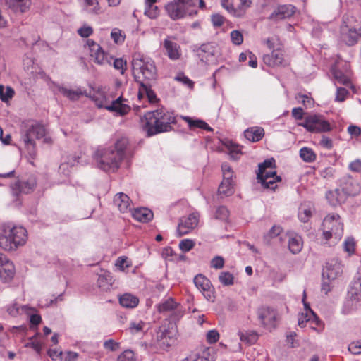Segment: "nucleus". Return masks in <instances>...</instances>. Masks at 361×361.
<instances>
[{
  "label": "nucleus",
  "mask_w": 361,
  "mask_h": 361,
  "mask_svg": "<svg viewBox=\"0 0 361 361\" xmlns=\"http://www.w3.org/2000/svg\"><path fill=\"white\" fill-rule=\"evenodd\" d=\"M128 144L126 137L117 140L114 146L99 149L94 154L97 166L104 171H116L120 166Z\"/></svg>",
  "instance_id": "nucleus-1"
},
{
  "label": "nucleus",
  "mask_w": 361,
  "mask_h": 361,
  "mask_svg": "<svg viewBox=\"0 0 361 361\" xmlns=\"http://www.w3.org/2000/svg\"><path fill=\"white\" fill-rule=\"evenodd\" d=\"M142 122L145 130L151 136L171 130V124L176 123V118L170 112L160 109L146 113Z\"/></svg>",
  "instance_id": "nucleus-2"
},
{
  "label": "nucleus",
  "mask_w": 361,
  "mask_h": 361,
  "mask_svg": "<svg viewBox=\"0 0 361 361\" xmlns=\"http://www.w3.org/2000/svg\"><path fill=\"white\" fill-rule=\"evenodd\" d=\"M27 231L22 226H11L4 224L0 235V247L5 250H15L27 241Z\"/></svg>",
  "instance_id": "nucleus-3"
},
{
  "label": "nucleus",
  "mask_w": 361,
  "mask_h": 361,
  "mask_svg": "<svg viewBox=\"0 0 361 361\" xmlns=\"http://www.w3.org/2000/svg\"><path fill=\"white\" fill-rule=\"evenodd\" d=\"M46 133L45 127L37 122L28 123L22 129L21 140L32 158L36 155L35 139H41L45 137Z\"/></svg>",
  "instance_id": "nucleus-4"
},
{
  "label": "nucleus",
  "mask_w": 361,
  "mask_h": 361,
  "mask_svg": "<svg viewBox=\"0 0 361 361\" xmlns=\"http://www.w3.org/2000/svg\"><path fill=\"white\" fill-rule=\"evenodd\" d=\"M91 97L99 108H105L110 111H115L121 116L126 115L130 110V106L123 103L125 100L121 97L108 105L109 100L106 93L103 90L99 89L93 93Z\"/></svg>",
  "instance_id": "nucleus-5"
},
{
  "label": "nucleus",
  "mask_w": 361,
  "mask_h": 361,
  "mask_svg": "<svg viewBox=\"0 0 361 361\" xmlns=\"http://www.w3.org/2000/svg\"><path fill=\"white\" fill-rule=\"evenodd\" d=\"M133 70L135 74H141L144 81L141 82H155L157 80V69L154 61L142 56H135L132 61Z\"/></svg>",
  "instance_id": "nucleus-6"
},
{
  "label": "nucleus",
  "mask_w": 361,
  "mask_h": 361,
  "mask_svg": "<svg viewBox=\"0 0 361 361\" xmlns=\"http://www.w3.org/2000/svg\"><path fill=\"white\" fill-rule=\"evenodd\" d=\"M324 228L323 235L326 240H329L332 236L336 240H340L343 234V225L340 221V216L338 214L326 216L322 223Z\"/></svg>",
  "instance_id": "nucleus-7"
},
{
  "label": "nucleus",
  "mask_w": 361,
  "mask_h": 361,
  "mask_svg": "<svg viewBox=\"0 0 361 361\" xmlns=\"http://www.w3.org/2000/svg\"><path fill=\"white\" fill-rule=\"evenodd\" d=\"M257 317L260 324L269 331L276 327L280 316L277 310L268 306H262L257 310Z\"/></svg>",
  "instance_id": "nucleus-8"
},
{
  "label": "nucleus",
  "mask_w": 361,
  "mask_h": 361,
  "mask_svg": "<svg viewBox=\"0 0 361 361\" xmlns=\"http://www.w3.org/2000/svg\"><path fill=\"white\" fill-rule=\"evenodd\" d=\"M309 132L322 133L331 130L329 123L321 115L312 114L305 117L304 122L298 123Z\"/></svg>",
  "instance_id": "nucleus-9"
},
{
  "label": "nucleus",
  "mask_w": 361,
  "mask_h": 361,
  "mask_svg": "<svg viewBox=\"0 0 361 361\" xmlns=\"http://www.w3.org/2000/svg\"><path fill=\"white\" fill-rule=\"evenodd\" d=\"M252 4V0H221V1L222 7L236 17L243 16Z\"/></svg>",
  "instance_id": "nucleus-10"
},
{
  "label": "nucleus",
  "mask_w": 361,
  "mask_h": 361,
  "mask_svg": "<svg viewBox=\"0 0 361 361\" xmlns=\"http://www.w3.org/2000/svg\"><path fill=\"white\" fill-rule=\"evenodd\" d=\"M361 36V30L359 28L352 25L350 23L345 21L341 26L340 38L341 40L348 46L355 44Z\"/></svg>",
  "instance_id": "nucleus-11"
},
{
  "label": "nucleus",
  "mask_w": 361,
  "mask_h": 361,
  "mask_svg": "<svg viewBox=\"0 0 361 361\" xmlns=\"http://www.w3.org/2000/svg\"><path fill=\"white\" fill-rule=\"evenodd\" d=\"M349 300L346 302L345 307L350 305V310L357 308V302L361 298V272H357L348 290ZM349 312L350 310H345Z\"/></svg>",
  "instance_id": "nucleus-12"
},
{
  "label": "nucleus",
  "mask_w": 361,
  "mask_h": 361,
  "mask_svg": "<svg viewBox=\"0 0 361 361\" xmlns=\"http://www.w3.org/2000/svg\"><path fill=\"white\" fill-rule=\"evenodd\" d=\"M87 45L89 47L90 55L95 63L103 65L105 63L111 64L113 59L112 56H109L101 48L99 44L92 40H87Z\"/></svg>",
  "instance_id": "nucleus-13"
},
{
  "label": "nucleus",
  "mask_w": 361,
  "mask_h": 361,
  "mask_svg": "<svg viewBox=\"0 0 361 361\" xmlns=\"http://www.w3.org/2000/svg\"><path fill=\"white\" fill-rule=\"evenodd\" d=\"M199 222V216L195 213L189 214L186 217L180 219L177 228V233L179 236L186 235L191 232Z\"/></svg>",
  "instance_id": "nucleus-14"
},
{
  "label": "nucleus",
  "mask_w": 361,
  "mask_h": 361,
  "mask_svg": "<svg viewBox=\"0 0 361 361\" xmlns=\"http://www.w3.org/2000/svg\"><path fill=\"white\" fill-rule=\"evenodd\" d=\"M37 185L36 179L34 176H30L27 179H22L16 181L12 186L11 190L14 195L28 194L32 192Z\"/></svg>",
  "instance_id": "nucleus-15"
},
{
  "label": "nucleus",
  "mask_w": 361,
  "mask_h": 361,
  "mask_svg": "<svg viewBox=\"0 0 361 361\" xmlns=\"http://www.w3.org/2000/svg\"><path fill=\"white\" fill-rule=\"evenodd\" d=\"M296 8L291 4L278 6L274 8L269 17L270 20L278 22L290 18L295 13Z\"/></svg>",
  "instance_id": "nucleus-16"
},
{
  "label": "nucleus",
  "mask_w": 361,
  "mask_h": 361,
  "mask_svg": "<svg viewBox=\"0 0 361 361\" xmlns=\"http://www.w3.org/2000/svg\"><path fill=\"white\" fill-rule=\"evenodd\" d=\"M194 283L208 300H214V288L207 278L203 274H199L194 278Z\"/></svg>",
  "instance_id": "nucleus-17"
},
{
  "label": "nucleus",
  "mask_w": 361,
  "mask_h": 361,
  "mask_svg": "<svg viewBox=\"0 0 361 361\" xmlns=\"http://www.w3.org/2000/svg\"><path fill=\"white\" fill-rule=\"evenodd\" d=\"M165 9L173 20L182 18L187 13V7L180 0H173L165 6Z\"/></svg>",
  "instance_id": "nucleus-18"
},
{
  "label": "nucleus",
  "mask_w": 361,
  "mask_h": 361,
  "mask_svg": "<svg viewBox=\"0 0 361 361\" xmlns=\"http://www.w3.org/2000/svg\"><path fill=\"white\" fill-rule=\"evenodd\" d=\"M262 175V177L257 176V178L264 188L274 190L276 188V183L281 180V178L276 175L274 169H265Z\"/></svg>",
  "instance_id": "nucleus-19"
},
{
  "label": "nucleus",
  "mask_w": 361,
  "mask_h": 361,
  "mask_svg": "<svg viewBox=\"0 0 361 361\" xmlns=\"http://www.w3.org/2000/svg\"><path fill=\"white\" fill-rule=\"evenodd\" d=\"M180 304L175 302L173 298H169L157 305V311L161 314L173 312L175 317L179 319L183 316V312L179 310Z\"/></svg>",
  "instance_id": "nucleus-20"
},
{
  "label": "nucleus",
  "mask_w": 361,
  "mask_h": 361,
  "mask_svg": "<svg viewBox=\"0 0 361 361\" xmlns=\"http://www.w3.org/2000/svg\"><path fill=\"white\" fill-rule=\"evenodd\" d=\"M263 61L265 64L271 67L286 66L288 64L286 61L283 59V51L279 48L274 50L270 54L264 55Z\"/></svg>",
  "instance_id": "nucleus-21"
},
{
  "label": "nucleus",
  "mask_w": 361,
  "mask_h": 361,
  "mask_svg": "<svg viewBox=\"0 0 361 361\" xmlns=\"http://www.w3.org/2000/svg\"><path fill=\"white\" fill-rule=\"evenodd\" d=\"M82 10L90 15L98 16L104 13L99 0H78Z\"/></svg>",
  "instance_id": "nucleus-22"
},
{
  "label": "nucleus",
  "mask_w": 361,
  "mask_h": 361,
  "mask_svg": "<svg viewBox=\"0 0 361 361\" xmlns=\"http://www.w3.org/2000/svg\"><path fill=\"white\" fill-rule=\"evenodd\" d=\"M298 326L300 327H304L307 323H310L311 328L316 329V326H318L319 323L317 315L312 309H307V313L301 312L298 315Z\"/></svg>",
  "instance_id": "nucleus-23"
},
{
  "label": "nucleus",
  "mask_w": 361,
  "mask_h": 361,
  "mask_svg": "<svg viewBox=\"0 0 361 361\" xmlns=\"http://www.w3.org/2000/svg\"><path fill=\"white\" fill-rule=\"evenodd\" d=\"M163 44L166 51V55L170 59L177 60L180 57V47L177 43L166 38Z\"/></svg>",
  "instance_id": "nucleus-24"
},
{
  "label": "nucleus",
  "mask_w": 361,
  "mask_h": 361,
  "mask_svg": "<svg viewBox=\"0 0 361 361\" xmlns=\"http://www.w3.org/2000/svg\"><path fill=\"white\" fill-rule=\"evenodd\" d=\"M114 204L121 212L126 213L130 210V200L123 192L117 193L114 196Z\"/></svg>",
  "instance_id": "nucleus-25"
},
{
  "label": "nucleus",
  "mask_w": 361,
  "mask_h": 361,
  "mask_svg": "<svg viewBox=\"0 0 361 361\" xmlns=\"http://www.w3.org/2000/svg\"><path fill=\"white\" fill-rule=\"evenodd\" d=\"M154 82H140L138 97L142 98L146 96L151 103L158 101L155 92L152 90V86Z\"/></svg>",
  "instance_id": "nucleus-26"
},
{
  "label": "nucleus",
  "mask_w": 361,
  "mask_h": 361,
  "mask_svg": "<svg viewBox=\"0 0 361 361\" xmlns=\"http://www.w3.org/2000/svg\"><path fill=\"white\" fill-rule=\"evenodd\" d=\"M338 277V272H322V290L327 294L334 285Z\"/></svg>",
  "instance_id": "nucleus-27"
},
{
  "label": "nucleus",
  "mask_w": 361,
  "mask_h": 361,
  "mask_svg": "<svg viewBox=\"0 0 361 361\" xmlns=\"http://www.w3.org/2000/svg\"><path fill=\"white\" fill-rule=\"evenodd\" d=\"M341 189L345 196L347 195H356L360 192L359 184L351 178H348L342 182L341 185Z\"/></svg>",
  "instance_id": "nucleus-28"
},
{
  "label": "nucleus",
  "mask_w": 361,
  "mask_h": 361,
  "mask_svg": "<svg viewBox=\"0 0 361 361\" xmlns=\"http://www.w3.org/2000/svg\"><path fill=\"white\" fill-rule=\"evenodd\" d=\"M6 4L15 12L25 13L31 6V0H6Z\"/></svg>",
  "instance_id": "nucleus-29"
},
{
  "label": "nucleus",
  "mask_w": 361,
  "mask_h": 361,
  "mask_svg": "<svg viewBox=\"0 0 361 361\" xmlns=\"http://www.w3.org/2000/svg\"><path fill=\"white\" fill-rule=\"evenodd\" d=\"M326 197L331 205L336 206L344 202L346 196L341 188L329 191L326 195Z\"/></svg>",
  "instance_id": "nucleus-30"
},
{
  "label": "nucleus",
  "mask_w": 361,
  "mask_h": 361,
  "mask_svg": "<svg viewBox=\"0 0 361 361\" xmlns=\"http://www.w3.org/2000/svg\"><path fill=\"white\" fill-rule=\"evenodd\" d=\"M133 216L135 220L145 223L152 219L153 213L147 208H139L133 211Z\"/></svg>",
  "instance_id": "nucleus-31"
},
{
  "label": "nucleus",
  "mask_w": 361,
  "mask_h": 361,
  "mask_svg": "<svg viewBox=\"0 0 361 361\" xmlns=\"http://www.w3.org/2000/svg\"><path fill=\"white\" fill-rule=\"evenodd\" d=\"M264 131L262 128L255 127L247 129L244 132V135L247 140L251 142H257L264 136Z\"/></svg>",
  "instance_id": "nucleus-32"
},
{
  "label": "nucleus",
  "mask_w": 361,
  "mask_h": 361,
  "mask_svg": "<svg viewBox=\"0 0 361 361\" xmlns=\"http://www.w3.org/2000/svg\"><path fill=\"white\" fill-rule=\"evenodd\" d=\"M288 247L293 254L299 253L302 248V238L297 234H291L289 236Z\"/></svg>",
  "instance_id": "nucleus-33"
},
{
  "label": "nucleus",
  "mask_w": 361,
  "mask_h": 361,
  "mask_svg": "<svg viewBox=\"0 0 361 361\" xmlns=\"http://www.w3.org/2000/svg\"><path fill=\"white\" fill-rule=\"evenodd\" d=\"M114 280L109 272H104L99 275L97 286L102 290H108L112 286Z\"/></svg>",
  "instance_id": "nucleus-34"
},
{
  "label": "nucleus",
  "mask_w": 361,
  "mask_h": 361,
  "mask_svg": "<svg viewBox=\"0 0 361 361\" xmlns=\"http://www.w3.org/2000/svg\"><path fill=\"white\" fill-rule=\"evenodd\" d=\"M119 302L124 307L133 308L138 305L139 300L131 294L126 293L119 298Z\"/></svg>",
  "instance_id": "nucleus-35"
},
{
  "label": "nucleus",
  "mask_w": 361,
  "mask_h": 361,
  "mask_svg": "<svg viewBox=\"0 0 361 361\" xmlns=\"http://www.w3.org/2000/svg\"><path fill=\"white\" fill-rule=\"evenodd\" d=\"M312 205L310 204H301L299 207L298 217L302 222H307L312 216Z\"/></svg>",
  "instance_id": "nucleus-36"
},
{
  "label": "nucleus",
  "mask_w": 361,
  "mask_h": 361,
  "mask_svg": "<svg viewBox=\"0 0 361 361\" xmlns=\"http://www.w3.org/2000/svg\"><path fill=\"white\" fill-rule=\"evenodd\" d=\"M181 118L188 123L190 128H199L201 129L207 130L208 131L212 130L209 125L202 120H193L188 116H181Z\"/></svg>",
  "instance_id": "nucleus-37"
},
{
  "label": "nucleus",
  "mask_w": 361,
  "mask_h": 361,
  "mask_svg": "<svg viewBox=\"0 0 361 361\" xmlns=\"http://www.w3.org/2000/svg\"><path fill=\"white\" fill-rule=\"evenodd\" d=\"M332 73L337 82L345 85H348L350 83V76L348 73H344L334 67L332 69Z\"/></svg>",
  "instance_id": "nucleus-38"
},
{
  "label": "nucleus",
  "mask_w": 361,
  "mask_h": 361,
  "mask_svg": "<svg viewBox=\"0 0 361 361\" xmlns=\"http://www.w3.org/2000/svg\"><path fill=\"white\" fill-rule=\"evenodd\" d=\"M238 335L241 341L249 344L255 343L258 338L257 334L254 331H240Z\"/></svg>",
  "instance_id": "nucleus-39"
},
{
  "label": "nucleus",
  "mask_w": 361,
  "mask_h": 361,
  "mask_svg": "<svg viewBox=\"0 0 361 361\" xmlns=\"http://www.w3.org/2000/svg\"><path fill=\"white\" fill-rule=\"evenodd\" d=\"M300 157L307 163L313 162L316 159V154L311 148L302 147L300 150Z\"/></svg>",
  "instance_id": "nucleus-40"
},
{
  "label": "nucleus",
  "mask_w": 361,
  "mask_h": 361,
  "mask_svg": "<svg viewBox=\"0 0 361 361\" xmlns=\"http://www.w3.org/2000/svg\"><path fill=\"white\" fill-rule=\"evenodd\" d=\"M58 90L63 96L71 100H76L82 94L80 90H70L63 87H59Z\"/></svg>",
  "instance_id": "nucleus-41"
},
{
  "label": "nucleus",
  "mask_w": 361,
  "mask_h": 361,
  "mask_svg": "<svg viewBox=\"0 0 361 361\" xmlns=\"http://www.w3.org/2000/svg\"><path fill=\"white\" fill-rule=\"evenodd\" d=\"M219 193L225 196L231 195L233 193V182L222 181L219 187Z\"/></svg>",
  "instance_id": "nucleus-42"
},
{
  "label": "nucleus",
  "mask_w": 361,
  "mask_h": 361,
  "mask_svg": "<svg viewBox=\"0 0 361 361\" xmlns=\"http://www.w3.org/2000/svg\"><path fill=\"white\" fill-rule=\"evenodd\" d=\"M226 146L227 147L231 158L233 160H237L239 159L240 154V147L233 143L231 141H228L226 143Z\"/></svg>",
  "instance_id": "nucleus-43"
},
{
  "label": "nucleus",
  "mask_w": 361,
  "mask_h": 361,
  "mask_svg": "<svg viewBox=\"0 0 361 361\" xmlns=\"http://www.w3.org/2000/svg\"><path fill=\"white\" fill-rule=\"evenodd\" d=\"M145 326L146 323L142 320L132 321L130 323L128 329L130 334H135L143 331Z\"/></svg>",
  "instance_id": "nucleus-44"
},
{
  "label": "nucleus",
  "mask_w": 361,
  "mask_h": 361,
  "mask_svg": "<svg viewBox=\"0 0 361 361\" xmlns=\"http://www.w3.org/2000/svg\"><path fill=\"white\" fill-rule=\"evenodd\" d=\"M275 168V160L271 158L266 159L264 162L259 164L258 172L257 173V176H261L263 171L265 169H274Z\"/></svg>",
  "instance_id": "nucleus-45"
},
{
  "label": "nucleus",
  "mask_w": 361,
  "mask_h": 361,
  "mask_svg": "<svg viewBox=\"0 0 361 361\" xmlns=\"http://www.w3.org/2000/svg\"><path fill=\"white\" fill-rule=\"evenodd\" d=\"M14 269L13 262L6 255L0 254V271H13Z\"/></svg>",
  "instance_id": "nucleus-46"
},
{
  "label": "nucleus",
  "mask_w": 361,
  "mask_h": 361,
  "mask_svg": "<svg viewBox=\"0 0 361 361\" xmlns=\"http://www.w3.org/2000/svg\"><path fill=\"white\" fill-rule=\"evenodd\" d=\"M13 94L14 90L11 87H7L4 88L2 85H0V99L3 102H8L13 97Z\"/></svg>",
  "instance_id": "nucleus-47"
},
{
  "label": "nucleus",
  "mask_w": 361,
  "mask_h": 361,
  "mask_svg": "<svg viewBox=\"0 0 361 361\" xmlns=\"http://www.w3.org/2000/svg\"><path fill=\"white\" fill-rule=\"evenodd\" d=\"M282 232L283 229L281 226H274L269 230V233L264 235V239L267 243H269L271 239L279 236Z\"/></svg>",
  "instance_id": "nucleus-48"
},
{
  "label": "nucleus",
  "mask_w": 361,
  "mask_h": 361,
  "mask_svg": "<svg viewBox=\"0 0 361 361\" xmlns=\"http://www.w3.org/2000/svg\"><path fill=\"white\" fill-rule=\"evenodd\" d=\"M343 250L349 255H353L355 250V241L353 237H348L343 243Z\"/></svg>",
  "instance_id": "nucleus-49"
},
{
  "label": "nucleus",
  "mask_w": 361,
  "mask_h": 361,
  "mask_svg": "<svg viewBox=\"0 0 361 361\" xmlns=\"http://www.w3.org/2000/svg\"><path fill=\"white\" fill-rule=\"evenodd\" d=\"M115 266L118 269L123 271L131 267V262L126 256L119 257L115 263Z\"/></svg>",
  "instance_id": "nucleus-50"
},
{
  "label": "nucleus",
  "mask_w": 361,
  "mask_h": 361,
  "mask_svg": "<svg viewBox=\"0 0 361 361\" xmlns=\"http://www.w3.org/2000/svg\"><path fill=\"white\" fill-rule=\"evenodd\" d=\"M145 14L150 18H156L159 14V10L154 4L146 5Z\"/></svg>",
  "instance_id": "nucleus-51"
},
{
  "label": "nucleus",
  "mask_w": 361,
  "mask_h": 361,
  "mask_svg": "<svg viewBox=\"0 0 361 361\" xmlns=\"http://www.w3.org/2000/svg\"><path fill=\"white\" fill-rule=\"evenodd\" d=\"M201 52L207 54L206 57L207 60H209L208 56H214L216 53V48L212 44H202L199 49Z\"/></svg>",
  "instance_id": "nucleus-52"
},
{
  "label": "nucleus",
  "mask_w": 361,
  "mask_h": 361,
  "mask_svg": "<svg viewBox=\"0 0 361 361\" xmlns=\"http://www.w3.org/2000/svg\"><path fill=\"white\" fill-rule=\"evenodd\" d=\"M221 283L225 286H229L233 283V276L230 272H221L219 276Z\"/></svg>",
  "instance_id": "nucleus-53"
},
{
  "label": "nucleus",
  "mask_w": 361,
  "mask_h": 361,
  "mask_svg": "<svg viewBox=\"0 0 361 361\" xmlns=\"http://www.w3.org/2000/svg\"><path fill=\"white\" fill-rule=\"evenodd\" d=\"M195 245V243L192 240L184 239L180 242L179 248L183 252H188L194 247Z\"/></svg>",
  "instance_id": "nucleus-54"
},
{
  "label": "nucleus",
  "mask_w": 361,
  "mask_h": 361,
  "mask_svg": "<svg viewBox=\"0 0 361 361\" xmlns=\"http://www.w3.org/2000/svg\"><path fill=\"white\" fill-rule=\"evenodd\" d=\"M229 216V212L226 207L221 206L217 208L216 211V218L226 221L228 219Z\"/></svg>",
  "instance_id": "nucleus-55"
},
{
  "label": "nucleus",
  "mask_w": 361,
  "mask_h": 361,
  "mask_svg": "<svg viewBox=\"0 0 361 361\" xmlns=\"http://www.w3.org/2000/svg\"><path fill=\"white\" fill-rule=\"evenodd\" d=\"M118 361H136L134 353L130 350L123 352L117 359Z\"/></svg>",
  "instance_id": "nucleus-56"
},
{
  "label": "nucleus",
  "mask_w": 361,
  "mask_h": 361,
  "mask_svg": "<svg viewBox=\"0 0 361 361\" xmlns=\"http://www.w3.org/2000/svg\"><path fill=\"white\" fill-rule=\"evenodd\" d=\"M348 350L354 355L361 354V340L351 342L348 345Z\"/></svg>",
  "instance_id": "nucleus-57"
},
{
  "label": "nucleus",
  "mask_w": 361,
  "mask_h": 361,
  "mask_svg": "<svg viewBox=\"0 0 361 361\" xmlns=\"http://www.w3.org/2000/svg\"><path fill=\"white\" fill-rule=\"evenodd\" d=\"M231 39L235 45H240L243 42V35L238 30H233L231 32Z\"/></svg>",
  "instance_id": "nucleus-58"
},
{
  "label": "nucleus",
  "mask_w": 361,
  "mask_h": 361,
  "mask_svg": "<svg viewBox=\"0 0 361 361\" xmlns=\"http://www.w3.org/2000/svg\"><path fill=\"white\" fill-rule=\"evenodd\" d=\"M111 37L115 43H121L124 41V36L122 35L121 30L118 28L112 30Z\"/></svg>",
  "instance_id": "nucleus-59"
},
{
  "label": "nucleus",
  "mask_w": 361,
  "mask_h": 361,
  "mask_svg": "<svg viewBox=\"0 0 361 361\" xmlns=\"http://www.w3.org/2000/svg\"><path fill=\"white\" fill-rule=\"evenodd\" d=\"M112 60H114L113 64L114 68L121 71V73L123 74L126 69V62L121 58L115 59H113Z\"/></svg>",
  "instance_id": "nucleus-60"
},
{
  "label": "nucleus",
  "mask_w": 361,
  "mask_h": 361,
  "mask_svg": "<svg viewBox=\"0 0 361 361\" xmlns=\"http://www.w3.org/2000/svg\"><path fill=\"white\" fill-rule=\"evenodd\" d=\"M93 32V29L89 25H84L78 30V33L82 37H88Z\"/></svg>",
  "instance_id": "nucleus-61"
},
{
  "label": "nucleus",
  "mask_w": 361,
  "mask_h": 361,
  "mask_svg": "<svg viewBox=\"0 0 361 361\" xmlns=\"http://www.w3.org/2000/svg\"><path fill=\"white\" fill-rule=\"evenodd\" d=\"M104 347L111 351H116L119 348V343L114 341L113 339H109L104 343Z\"/></svg>",
  "instance_id": "nucleus-62"
},
{
  "label": "nucleus",
  "mask_w": 361,
  "mask_h": 361,
  "mask_svg": "<svg viewBox=\"0 0 361 361\" xmlns=\"http://www.w3.org/2000/svg\"><path fill=\"white\" fill-rule=\"evenodd\" d=\"M219 338V334L216 330H210L207 334V340L210 343H216Z\"/></svg>",
  "instance_id": "nucleus-63"
},
{
  "label": "nucleus",
  "mask_w": 361,
  "mask_h": 361,
  "mask_svg": "<svg viewBox=\"0 0 361 361\" xmlns=\"http://www.w3.org/2000/svg\"><path fill=\"white\" fill-rule=\"evenodd\" d=\"M224 260L223 257L217 256L211 261V266L216 269H221L224 267Z\"/></svg>",
  "instance_id": "nucleus-64"
}]
</instances>
